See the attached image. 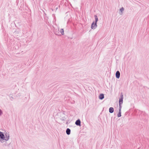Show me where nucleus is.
Segmentation results:
<instances>
[{
	"mask_svg": "<svg viewBox=\"0 0 149 149\" xmlns=\"http://www.w3.org/2000/svg\"><path fill=\"white\" fill-rule=\"evenodd\" d=\"M120 96L121 98L119 99V104H122L123 102V96L122 93H121Z\"/></svg>",
	"mask_w": 149,
	"mask_h": 149,
	"instance_id": "f257e3e1",
	"label": "nucleus"
},
{
	"mask_svg": "<svg viewBox=\"0 0 149 149\" xmlns=\"http://www.w3.org/2000/svg\"><path fill=\"white\" fill-rule=\"evenodd\" d=\"M3 114V111L1 109H0V116H1Z\"/></svg>",
	"mask_w": 149,
	"mask_h": 149,
	"instance_id": "dca6fc26",
	"label": "nucleus"
},
{
	"mask_svg": "<svg viewBox=\"0 0 149 149\" xmlns=\"http://www.w3.org/2000/svg\"><path fill=\"white\" fill-rule=\"evenodd\" d=\"M75 124L77 126H81V121L80 119L77 120L75 122Z\"/></svg>",
	"mask_w": 149,
	"mask_h": 149,
	"instance_id": "20e7f679",
	"label": "nucleus"
},
{
	"mask_svg": "<svg viewBox=\"0 0 149 149\" xmlns=\"http://www.w3.org/2000/svg\"><path fill=\"white\" fill-rule=\"evenodd\" d=\"M114 112V109L112 107H110L109 108V112L111 113H112Z\"/></svg>",
	"mask_w": 149,
	"mask_h": 149,
	"instance_id": "1a4fd4ad",
	"label": "nucleus"
},
{
	"mask_svg": "<svg viewBox=\"0 0 149 149\" xmlns=\"http://www.w3.org/2000/svg\"><path fill=\"white\" fill-rule=\"evenodd\" d=\"M6 135V137L5 136L4 137V140H5L6 141H8L9 138V135H8V136H7V135L5 134Z\"/></svg>",
	"mask_w": 149,
	"mask_h": 149,
	"instance_id": "9d476101",
	"label": "nucleus"
},
{
	"mask_svg": "<svg viewBox=\"0 0 149 149\" xmlns=\"http://www.w3.org/2000/svg\"><path fill=\"white\" fill-rule=\"evenodd\" d=\"M66 118L65 117V116H63L61 118V120L63 121H65L66 120Z\"/></svg>",
	"mask_w": 149,
	"mask_h": 149,
	"instance_id": "ddd939ff",
	"label": "nucleus"
},
{
	"mask_svg": "<svg viewBox=\"0 0 149 149\" xmlns=\"http://www.w3.org/2000/svg\"><path fill=\"white\" fill-rule=\"evenodd\" d=\"M104 95L103 94H101L99 96V98L100 100H102L104 99Z\"/></svg>",
	"mask_w": 149,
	"mask_h": 149,
	"instance_id": "0eeeda50",
	"label": "nucleus"
},
{
	"mask_svg": "<svg viewBox=\"0 0 149 149\" xmlns=\"http://www.w3.org/2000/svg\"><path fill=\"white\" fill-rule=\"evenodd\" d=\"M57 8H56V10L57 9Z\"/></svg>",
	"mask_w": 149,
	"mask_h": 149,
	"instance_id": "6ab92c4d",
	"label": "nucleus"
},
{
	"mask_svg": "<svg viewBox=\"0 0 149 149\" xmlns=\"http://www.w3.org/2000/svg\"><path fill=\"white\" fill-rule=\"evenodd\" d=\"M55 34H56V35H58L57 34H56V33Z\"/></svg>",
	"mask_w": 149,
	"mask_h": 149,
	"instance_id": "aec40b11",
	"label": "nucleus"
},
{
	"mask_svg": "<svg viewBox=\"0 0 149 149\" xmlns=\"http://www.w3.org/2000/svg\"><path fill=\"white\" fill-rule=\"evenodd\" d=\"M121 104H119V111H121L122 108Z\"/></svg>",
	"mask_w": 149,
	"mask_h": 149,
	"instance_id": "4468645a",
	"label": "nucleus"
},
{
	"mask_svg": "<svg viewBox=\"0 0 149 149\" xmlns=\"http://www.w3.org/2000/svg\"><path fill=\"white\" fill-rule=\"evenodd\" d=\"M14 33L16 34H17L19 33V31H15Z\"/></svg>",
	"mask_w": 149,
	"mask_h": 149,
	"instance_id": "f3484780",
	"label": "nucleus"
},
{
	"mask_svg": "<svg viewBox=\"0 0 149 149\" xmlns=\"http://www.w3.org/2000/svg\"><path fill=\"white\" fill-rule=\"evenodd\" d=\"M120 73L119 71H117L116 73V76L117 78L118 79L120 78Z\"/></svg>",
	"mask_w": 149,
	"mask_h": 149,
	"instance_id": "39448f33",
	"label": "nucleus"
},
{
	"mask_svg": "<svg viewBox=\"0 0 149 149\" xmlns=\"http://www.w3.org/2000/svg\"><path fill=\"white\" fill-rule=\"evenodd\" d=\"M5 136L3 133V132H0V138L1 139V141L3 142V141L4 139Z\"/></svg>",
	"mask_w": 149,
	"mask_h": 149,
	"instance_id": "f03ea898",
	"label": "nucleus"
},
{
	"mask_svg": "<svg viewBox=\"0 0 149 149\" xmlns=\"http://www.w3.org/2000/svg\"><path fill=\"white\" fill-rule=\"evenodd\" d=\"M95 19V26H96V23L97 24V21H98V18H97V16L96 15H95L94 16Z\"/></svg>",
	"mask_w": 149,
	"mask_h": 149,
	"instance_id": "423d86ee",
	"label": "nucleus"
},
{
	"mask_svg": "<svg viewBox=\"0 0 149 149\" xmlns=\"http://www.w3.org/2000/svg\"><path fill=\"white\" fill-rule=\"evenodd\" d=\"M66 133L68 135L70 134V133L71 130L69 128H67L66 130Z\"/></svg>",
	"mask_w": 149,
	"mask_h": 149,
	"instance_id": "6e6552de",
	"label": "nucleus"
},
{
	"mask_svg": "<svg viewBox=\"0 0 149 149\" xmlns=\"http://www.w3.org/2000/svg\"><path fill=\"white\" fill-rule=\"evenodd\" d=\"M60 32L62 35L64 34V31L63 29H61Z\"/></svg>",
	"mask_w": 149,
	"mask_h": 149,
	"instance_id": "9b49d317",
	"label": "nucleus"
},
{
	"mask_svg": "<svg viewBox=\"0 0 149 149\" xmlns=\"http://www.w3.org/2000/svg\"><path fill=\"white\" fill-rule=\"evenodd\" d=\"M10 99L11 100H13V97H11L10 98Z\"/></svg>",
	"mask_w": 149,
	"mask_h": 149,
	"instance_id": "a211bd4d",
	"label": "nucleus"
},
{
	"mask_svg": "<svg viewBox=\"0 0 149 149\" xmlns=\"http://www.w3.org/2000/svg\"><path fill=\"white\" fill-rule=\"evenodd\" d=\"M97 26V24L96 23V26H95V22L94 21L93 22L91 25V27L92 29H95Z\"/></svg>",
	"mask_w": 149,
	"mask_h": 149,
	"instance_id": "7ed1b4c3",
	"label": "nucleus"
},
{
	"mask_svg": "<svg viewBox=\"0 0 149 149\" xmlns=\"http://www.w3.org/2000/svg\"><path fill=\"white\" fill-rule=\"evenodd\" d=\"M121 116V111H119L117 115V116L118 117H120Z\"/></svg>",
	"mask_w": 149,
	"mask_h": 149,
	"instance_id": "f8f14e48",
	"label": "nucleus"
},
{
	"mask_svg": "<svg viewBox=\"0 0 149 149\" xmlns=\"http://www.w3.org/2000/svg\"><path fill=\"white\" fill-rule=\"evenodd\" d=\"M124 8L123 7H122L120 9V11H121V12H122L124 10Z\"/></svg>",
	"mask_w": 149,
	"mask_h": 149,
	"instance_id": "2eb2a0df",
	"label": "nucleus"
}]
</instances>
